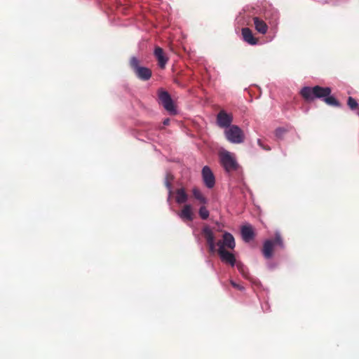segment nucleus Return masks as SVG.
Masks as SVG:
<instances>
[{"label": "nucleus", "instance_id": "9d476101", "mask_svg": "<svg viewBox=\"0 0 359 359\" xmlns=\"http://www.w3.org/2000/svg\"><path fill=\"white\" fill-rule=\"evenodd\" d=\"M154 56L158 61V65L161 69H164L168 61V57L161 47L156 46L154 50Z\"/></svg>", "mask_w": 359, "mask_h": 359}, {"label": "nucleus", "instance_id": "ddd939ff", "mask_svg": "<svg viewBox=\"0 0 359 359\" xmlns=\"http://www.w3.org/2000/svg\"><path fill=\"white\" fill-rule=\"evenodd\" d=\"M273 247V242L272 240H266L264 241L262 252L266 259H270L272 257Z\"/></svg>", "mask_w": 359, "mask_h": 359}, {"label": "nucleus", "instance_id": "412c9836", "mask_svg": "<svg viewBox=\"0 0 359 359\" xmlns=\"http://www.w3.org/2000/svg\"><path fill=\"white\" fill-rule=\"evenodd\" d=\"M139 64H140V61L137 57H131V59L130 60V65L131 68L133 69V72H135L137 68H139L140 67L139 65Z\"/></svg>", "mask_w": 359, "mask_h": 359}, {"label": "nucleus", "instance_id": "a878e982", "mask_svg": "<svg viewBox=\"0 0 359 359\" xmlns=\"http://www.w3.org/2000/svg\"><path fill=\"white\" fill-rule=\"evenodd\" d=\"M165 185L167 187V189H168L169 193L171 194V191H171V189H172L171 182H170V180H168V179H165Z\"/></svg>", "mask_w": 359, "mask_h": 359}, {"label": "nucleus", "instance_id": "bb28decb", "mask_svg": "<svg viewBox=\"0 0 359 359\" xmlns=\"http://www.w3.org/2000/svg\"><path fill=\"white\" fill-rule=\"evenodd\" d=\"M216 245L218 246V250H220L221 248L222 249H225V245H224V241H219L217 244H215Z\"/></svg>", "mask_w": 359, "mask_h": 359}, {"label": "nucleus", "instance_id": "6ab92c4d", "mask_svg": "<svg viewBox=\"0 0 359 359\" xmlns=\"http://www.w3.org/2000/svg\"><path fill=\"white\" fill-rule=\"evenodd\" d=\"M347 104L351 110H356L358 109V104L357 101L352 97H348Z\"/></svg>", "mask_w": 359, "mask_h": 359}, {"label": "nucleus", "instance_id": "f8f14e48", "mask_svg": "<svg viewBox=\"0 0 359 359\" xmlns=\"http://www.w3.org/2000/svg\"><path fill=\"white\" fill-rule=\"evenodd\" d=\"M242 35L243 40L250 45H255L257 43L258 39L253 36L252 32L248 27L243 28Z\"/></svg>", "mask_w": 359, "mask_h": 359}, {"label": "nucleus", "instance_id": "f03ea898", "mask_svg": "<svg viewBox=\"0 0 359 359\" xmlns=\"http://www.w3.org/2000/svg\"><path fill=\"white\" fill-rule=\"evenodd\" d=\"M219 156L222 167L227 172L236 171L238 169V163L231 152L226 150L221 151Z\"/></svg>", "mask_w": 359, "mask_h": 359}, {"label": "nucleus", "instance_id": "c85d7f7f", "mask_svg": "<svg viewBox=\"0 0 359 359\" xmlns=\"http://www.w3.org/2000/svg\"><path fill=\"white\" fill-rule=\"evenodd\" d=\"M170 123V119L169 118H166L163 121V123L164 126H168Z\"/></svg>", "mask_w": 359, "mask_h": 359}, {"label": "nucleus", "instance_id": "20e7f679", "mask_svg": "<svg viewBox=\"0 0 359 359\" xmlns=\"http://www.w3.org/2000/svg\"><path fill=\"white\" fill-rule=\"evenodd\" d=\"M158 98L160 103L170 114H175L177 113L173 101L168 92L163 90L160 91Z\"/></svg>", "mask_w": 359, "mask_h": 359}, {"label": "nucleus", "instance_id": "7c9ffc66", "mask_svg": "<svg viewBox=\"0 0 359 359\" xmlns=\"http://www.w3.org/2000/svg\"><path fill=\"white\" fill-rule=\"evenodd\" d=\"M257 144H258V145H259L260 147H262L264 146V144H263V143H262V140H261L260 139H258V140H257Z\"/></svg>", "mask_w": 359, "mask_h": 359}, {"label": "nucleus", "instance_id": "2eb2a0df", "mask_svg": "<svg viewBox=\"0 0 359 359\" xmlns=\"http://www.w3.org/2000/svg\"><path fill=\"white\" fill-rule=\"evenodd\" d=\"M253 22L255 25V29L262 34H265L268 31V25L262 19L258 17L253 18Z\"/></svg>", "mask_w": 359, "mask_h": 359}, {"label": "nucleus", "instance_id": "f257e3e1", "mask_svg": "<svg viewBox=\"0 0 359 359\" xmlns=\"http://www.w3.org/2000/svg\"><path fill=\"white\" fill-rule=\"evenodd\" d=\"M331 88L329 87H304L301 90L302 96L307 101L313 100L315 98H323L325 102L330 106L340 107L339 102L333 96H330Z\"/></svg>", "mask_w": 359, "mask_h": 359}, {"label": "nucleus", "instance_id": "a211bd4d", "mask_svg": "<svg viewBox=\"0 0 359 359\" xmlns=\"http://www.w3.org/2000/svg\"><path fill=\"white\" fill-rule=\"evenodd\" d=\"M192 194L194 197L198 200L201 203L205 204L207 203L206 198L203 195L201 191L197 187H194L192 189Z\"/></svg>", "mask_w": 359, "mask_h": 359}, {"label": "nucleus", "instance_id": "6e6552de", "mask_svg": "<svg viewBox=\"0 0 359 359\" xmlns=\"http://www.w3.org/2000/svg\"><path fill=\"white\" fill-rule=\"evenodd\" d=\"M203 234L208 245L209 250L212 252H215L216 245L212 231L208 226H205L203 229Z\"/></svg>", "mask_w": 359, "mask_h": 359}, {"label": "nucleus", "instance_id": "c756f323", "mask_svg": "<svg viewBox=\"0 0 359 359\" xmlns=\"http://www.w3.org/2000/svg\"><path fill=\"white\" fill-rule=\"evenodd\" d=\"M262 148L263 149L266 150V151H270V150H271L270 147H269V146H267V145H264Z\"/></svg>", "mask_w": 359, "mask_h": 359}, {"label": "nucleus", "instance_id": "4468645a", "mask_svg": "<svg viewBox=\"0 0 359 359\" xmlns=\"http://www.w3.org/2000/svg\"><path fill=\"white\" fill-rule=\"evenodd\" d=\"M134 72L136 74V76L142 81L149 80L152 75L151 69L144 67H140Z\"/></svg>", "mask_w": 359, "mask_h": 359}, {"label": "nucleus", "instance_id": "393cba45", "mask_svg": "<svg viewBox=\"0 0 359 359\" xmlns=\"http://www.w3.org/2000/svg\"><path fill=\"white\" fill-rule=\"evenodd\" d=\"M230 283L231 285L235 287L236 289L238 290H244V287L238 284H237L236 283H235L233 280H231L230 281Z\"/></svg>", "mask_w": 359, "mask_h": 359}, {"label": "nucleus", "instance_id": "1a4fd4ad", "mask_svg": "<svg viewBox=\"0 0 359 359\" xmlns=\"http://www.w3.org/2000/svg\"><path fill=\"white\" fill-rule=\"evenodd\" d=\"M217 252L222 262L229 264L231 266H233L236 263V257L231 252L227 251L226 249L221 248L220 250H217Z\"/></svg>", "mask_w": 359, "mask_h": 359}, {"label": "nucleus", "instance_id": "9b49d317", "mask_svg": "<svg viewBox=\"0 0 359 359\" xmlns=\"http://www.w3.org/2000/svg\"><path fill=\"white\" fill-rule=\"evenodd\" d=\"M241 235L245 242H249L255 237V232L251 225H244L241 228Z\"/></svg>", "mask_w": 359, "mask_h": 359}, {"label": "nucleus", "instance_id": "4be33fe9", "mask_svg": "<svg viewBox=\"0 0 359 359\" xmlns=\"http://www.w3.org/2000/svg\"><path fill=\"white\" fill-rule=\"evenodd\" d=\"M272 241L273 242V246L278 245L280 248L283 247L282 238L278 233H276L275 238L273 240H272Z\"/></svg>", "mask_w": 359, "mask_h": 359}, {"label": "nucleus", "instance_id": "5701e85b", "mask_svg": "<svg viewBox=\"0 0 359 359\" xmlns=\"http://www.w3.org/2000/svg\"><path fill=\"white\" fill-rule=\"evenodd\" d=\"M286 132L287 130L285 128H278L276 130L275 134L277 137L282 138Z\"/></svg>", "mask_w": 359, "mask_h": 359}, {"label": "nucleus", "instance_id": "f3484780", "mask_svg": "<svg viewBox=\"0 0 359 359\" xmlns=\"http://www.w3.org/2000/svg\"><path fill=\"white\" fill-rule=\"evenodd\" d=\"M223 241L225 247L230 248L231 250H233L235 248V240L233 236L230 233L225 232L223 234Z\"/></svg>", "mask_w": 359, "mask_h": 359}, {"label": "nucleus", "instance_id": "0eeeda50", "mask_svg": "<svg viewBox=\"0 0 359 359\" xmlns=\"http://www.w3.org/2000/svg\"><path fill=\"white\" fill-rule=\"evenodd\" d=\"M178 215L184 222H192L194 219L192 206L189 204L184 205Z\"/></svg>", "mask_w": 359, "mask_h": 359}, {"label": "nucleus", "instance_id": "aec40b11", "mask_svg": "<svg viewBox=\"0 0 359 359\" xmlns=\"http://www.w3.org/2000/svg\"><path fill=\"white\" fill-rule=\"evenodd\" d=\"M198 214L201 219H206L209 217V211L205 206H201L199 209Z\"/></svg>", "mask_w": 359, "mask_h": 359}, {"label": "nucleus", "instance_id": "cd10ccee", "mask_svg": "<svg viewBox=\"0 0 359 359\" xmlns=\"http://www.w3.org/2000/svg\"><path fill=\"white\" fill-rule=\"evenodd\" d=\"M165 179H168V180H170V182H172L173 180V176L171 174H167Z\"/></svg>", "mask_w": 359, "mask_h": 359}, {"label": "nucleus", "instance_id": "39448f33", "mask_svg": "<svg viewBox=\"0 0 359 359\" xmlns=\"http://www.w3.org/2000/svg\"><path fill=\"white\" fill-rule=\"evenodd\" d=\"M233 121V116L226 113L224 110H221L217 116V123L222 128H228Z\"/></svg>", "mask_w": 359, "mask_h": 359}, {"label": "nucleus", "instance_id": "dca6fc26", "mask_svg": "<svg viewBox=\"0 0 359 359\" xmlns=\"http://www.w3.org/2000/svg\"><path fill=\"white\" fill-rule=\"evenodd\" d=\"M188 200V195L184 188H180L176 190L175 201L179 204L184 203Z\"/></svg>", "mask_w": 359, "mask_h": 359}, {"label": "nucleus", "instance_id": "7ed1b4c3", "mask_svg": "<svg viewBox=\"0 0 359 359\" xmlns=\"http://www.w3.org/2000/svg\"><path fill=\"white\" fill-rule=\"evenodd\" d=\"M226 138L233 144H241L244 142L245 135L243 131L236 125H232L224 131Z\"/></svg>", "mask_w": 359, "mask_h": 359}, {"label": "nucleus", "instance_id": "b1692460", "mask_svg": "<svg viewBox=\"0 0 359 359\" xmlns=\"http://www.w3.org/2000/svg\"><path fill=\"white\" fill-rule=\"evenodd\" d=\"M236 266L238 269V271L244 276H245V266L243 264H241V262H238L236 264Z\"/></svg>", "mask_w": 359, "mask_h": 359}, {"label": "nucleus", "instance_id": "423d86ee", "mask_svg": "<svg viewBox=\"0 0 359 359\" xmlns=\"http://www.w3.org/2000/svg\"><path fill=\"white\" fill-rule=\"evenodd\" d=\"M202 177L205 185L212 189L215 184V178L211 169L205 165L202 169Z\"/></svg>", "mask_w": 359, "mask_h": 359}]
</instances>
